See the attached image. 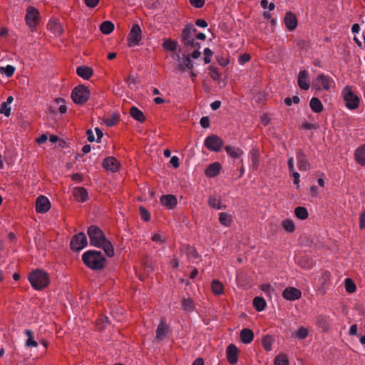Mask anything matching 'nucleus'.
Masks as SVG:
<instances>
[{
	"mask_svg": "<svg viewBox=\"0 0 365 365\" xmlns=\"http://www.w3.org/2000/svg\"><path fill=\"white\" fill-rule=\"evenodd\" d=\"M83 263L93 270L103 269L106 264V258L100 251L88 250L82 255Z\"/></svg>",
	"mask_w": 365,
	"mask_h": 365,
	"instance_id": "obj_1",
	"label": "nucleus"
},
{
	"mask_svg": "<svg viewBox=\"0 0 365 365\" xmlns=\"http://www.w3.org/2000/svg\"><path fill=\"white\" fill-rule=\"evenodd\" d=\"M31 287L36 290H41L48 286L49 277L48 274L42 269L32 271L28 277Z\"/></svg>",
	"mask_w": 365,
	"mask_h": 365,
	"instance_id": "obj_2",
	"label": "nucleus"
},
{
	"mask_svg": "<svg viewBox=\"0 0 365 365\" xmlns=\"http://www.w3.org/2000/svg\"><path fill=\"white\" fill-rule=\"evenodd\" d=\"M341 96L347 109L355 110L359 107L360 98L352 91L351 87L345 86L341 91Z\"/></svg>",
	"mask_w": 365,
	"mask_h": 365,
	"instance_id": "obj_3",
	"label": "nucleus"
},
{
	"mask_svg": "<svg viewBox=\"0 0 365 365\" xmlns=\"http://www.w3.org/2000/svg\"><path fill=\"white\" fill-rule=\"evenodd\" d=\"M197 29L192 24L187 25L182 32V42L185 46L200 48V44L196 41Z\"/></svg>",
	"mask_w": 365,
	"mask_h": 365,
	"instance_id": "obj_4",
	"label": "nucleus"
},
{
	"mask_svg": "<svg viewBox=\"0 0 365 365\" xmlns=\"http://www.w3.org/2000/svg\"><path fill=\"white\" fill-rule=\"evenodd\" d=\"M90 96L89 90L83 85H79L73 88L71 93V98L76 104L86 103Z\"/></svg>",
	"mask_w": 365,
	"mask_h": 365,
	"instance_id": "obj_5",
	"label": "nucleus"
},
{
	"mask_svg": "<svg viewBox=\"0 0 365 365\" xmlns=\"http://www.w3.org/2000/svg\"><path fill=\"white\" fill-rule=\"evenodd\" d=\"M88 235L92 246L99 247L103 243L106 237L101 230L96 225H91L88 229Z\"/></svg>",
	"mask_w": 365,
	"mask_h": 365,
	"instance_id": "obj_6",
	"label": "nucleus"
},
{
	"mask_svg": "<svg viewBox=\"0 0 365 365\" xmlns=\"http://www.w3.org/2000/svg\"><path fill=\"white\" fill-rule=\"evenodd\" d=\"M25 21L29 29L34 30L39 21V12L38 9L32 6H29L26 9Z\"/></svg>",
	"mask_w": 365,
	"mask_h": 365,
	"instance_id": "obj_7",
	"label": "nucleus"
},
{
	"mask_svg": "<svg viewBox=\"0 0 365 365\" xmlns=\"http://www.w3.org/2000/svg\"><path fill=\"white\" fill-rule=\"evenodd\" d=\"M142 39V30L137 24L133 25L128 36V43L130 47L138 46Z\"/></svg>",
	"mask_w": 365,
	"mask_h": 365,
	"instance_id": "obj_8",
	"label": "nucleus"
},
{
	"mask_svg": "<svg viewBox=\"0 0 365 365\" xmlns=\"http://www.w3.org/2000/svg\"><path fill=\"white\" fill-rule=\"evenodd\" d=\"M205 145L208 150L211 151L218 152L222 148L223 141L217 135H212L210 136H207L205 138Z\"/></svg>",
	"mask_w": 365,
	"mask_h": 365,
	"instance_id": "obj_9",
	"label": "nucleus"
},
{
	"mask_svg": "<svg viewBox=\"0 0 365 365\" xmlns=\"http://www.w3.org/2000/svg\"><path fill=\"white\" fill-rule=\"evenodd\" d=\"M88 244L86 236L80 232L74 235L71 241V248L73 251L78 252L83 249Z\"/></svg>",
	"mask_w": 365,
	"mask_h": 365,
	"instance_id": "obj_10",
	"label": "nucleus"
},
{
	"mask_svg": "<svg viewBox=\"0 0 365 365\" xmlns=\"http://www.w3.org/2000/svg\"><path fill=\"white\" fill-rule=\"evenodd\" d=\"M334 83V81L329 76L324 73H320L317 76L315 83V88L317 90H326L330 89L331 84Z\"/></svg>",
	"mask_w": 365,
	"mask_h": 365,
	"instance_id": "obj_11",
	"label": "nucleus"
},
{
	"mask_svg": "<svg viewBox=\"0 0 365 365\" xmlns=\"http://www.w3.org/2000/svg\"><path fill=\"white\" fill-rule=\"evenodd\" d=\"M282 297L287 300L295 301L301 298L302 292L297 288L288 287L283 290Z\"/></svg>",
	"mask_w": 365,
	"mask_h": 365,
	"instance_id": "obj_12",
	"label": "nucleus"
},
{
	"mask_svg": "<svg viewBox=\"0 0 365 365\" xmlns=\"http://www.w3.org/2000/svg\"><path fill=\"white\" fill-rule=\"evenodd\" d=\"M51 207V203L48 199L43 195L37 197L36 202V211L38 213L46 212Z\"/></svg>",
	"mask_w": 365,
	"mask_h": 365,
	"instance_id": "obj_13",
	"label": "nucleus"
},
{
	"mask_svg": "<svg viewBox=\"0 0 365 365\" xmlns=\"http://www.w3.org/2000/svg\"><path fill=\"white\" fill-rule=\"evenodd\" d=\"M239 349L234 344H230L226 349V356L230 364H235L238 360Z\"/></svg>",
	"mask_w": 365,
	"mask_h": 365,
	"instance_id": "obj_14",
	"label": "nucleus"
},
{
	"mask_svg": "<svg viewBox=\"0 0 365 365\" xmlns=\"http://www.w3.org/2000/svg\"><path fill=\"white\" fill-rule=\"evenodd\" d=\"M103 168L112 173H115L119 170L120 163L118 160L113 157H108L103 162Z\"/></svg>",
	"mask_w": 365,
	"mask_h": 365,
	"instance_id": "obj_15",
	"label": "nucleus"
},
{
	"mask_svg": "<svg viewBox=\"0 0 365 365\" xmlns=\"http://www.w3.org/2000/svg\"><path fill=\"white\" fill-rule=\"evenodd\" d=\"M73 195L76 201L84 202L88 199V194L84 187H77L73 188Z\"/></svg>",
	"mask_w": 365,
	"mask_h": 365,
	"instance_id": "obj_16",
	"label": "nucleus"
},
{
	"mask_svg": "<svg viewBox=\"0 0 365 365\" xmlns=\"http://www.w3.org/2000/svg\"><path fill=\"white\" fill-rule=\"evenodd\" d=\"M297 83L302 90H308L309 88V83L308 81V72L305 70L300 71L298 74Z\"/></svg>",
	"mask_w": 365,
	"mask_h": 365,
	"instance_id": "obj_17",
	"label": "nucleus"
},
{
	"mask_svg": "<svg viewBox=\"0 0 365 365\" xmlns=\"http://www.w3.org/2000/svg\"><path fill=\"white\" fill-rule=\"evenodd\" d=\"M284 24L289 31H293L297 26L296 16L292 12H287L284 17Z\"/></svg>",
	"mask_w": 365,
	"mask_h": 365,
	"instance_id": "obj_18",
	"label": "nucleus"
},
{
	"mask_svg": "<svg viewBox=\"0 0 365 365\" xmlns=\"http://www.w3.org/2000/svg\"><path fill=\"white\" fill-rule=\"evenodd\" d=\"M222 166L220 163L215 162L210 164L205 170V175L208 178H215L220 172Z\"/></svg>",
	"mask_w": 365,
	"mask_h": 365,
	"instance_id": "obj_19",
	"label": "nucleus"
},
{
	"mask_svg": "<svg viewBox=\"0 0 365 365\" xmlns=\"http://www.w3.org/2000/svg\"><path fill=\"white\" fill-rule=\"evenodd\" d=\"M193 67L194 63L191 61L190 56L183 55L178 64V69L184 72L186 69L191 70Z\"/></svg>",
	"mask_w": 365,
	"mask_h": 365,
	"instance_id": "obj_20",
	"label": "nucleus"
},
{
	"mask_svg": "<svg viewBox=\"0 0 365 365\" xmlns=\"http://www.w3.org/2000/svg\"><path fill=\"white\" fill-rule=\"evenodd\" d=\"M297 166L299 170L307 171L310 168V164L306 159L305 155L302 152H298L297 154Z\"/></svg>",
	"mask_w": 365,
	"mask_h": 365,
	"instance_id": "obj_21",
	"label": "nucleus"
},
{
	"mask_svg": "<svg viewBox=\"0 0 365 365\" xmlns=\"http://www.w3.org/2000/svg\"><path fill=\"white\" fill-rule=\"evenodd\" d=\"M161 203L168 209H173L177 205V198L173 195H167L162 196L160 198Z\"/></svg>",
	"mask_w": 365,
	"mask_h": 365,
	"instance_id": "obj_22",
	"label": "nucleus"
},
{
	"mask_svg": "<svg viewBox=\"0 0 365 365\" xmlns=\"http://www.w3.org/2000/svg\"><path fill=\"white\" fill-rule=\"evenodd\" d=\"M355 160L361 166L365 165V144L357 148L354 153Z\"/></svg>",
	"mask_w": 365,
	"mask_h": 365,
	"instance_id": "obj_23",
	"label": "nucleus"
},
{
	"mask_svg": "<svg viewBox=\"0 0 365 365\" xmlns=\"http://www.w3.org/2000/svg\"><path fill=\"white\" fill-rule=\"evenodd\" d=\"M208 205L211 207L218 210L225 209L226 207V205L222 204L220 197L216 195H212L209 197Z\"/></svg>",
	"mask_w": 365,
	"mask_h": 365,
	"instance_id": "obj_24",
	"label": "nucleus"
},
{
	"mask_svg": "<svg viewBox=\"0 0 365 365\" xmlns=\"http://www.w3.org/2000/svg\"><path fill=\"white\" fill-rule=\"evenodd\" d=\"M76 73L83 79L88 80L93 74V69L88 66H79L76 69Z\"/></svg>",
	"mask_w": 365,
	"mask_h": 365,
	"instance_id": "obj_25",
	"label": "nucleus"
},
{
	"mask_svg": "<svg viewBox=\"0 0 365 365\" xmlns=\"http://www.w3.org/2000/svg\"><path fill=\"white\" fill-rule=\"evenodd\" d=\"M309 106L312 110L316 113H322L324 109V106L321 101L316 97H313L312 98H311L309 101Z\"/></svg>",
	"mask_w": 365,
	"mask_h": 365,
	"instance_id": "obj_26",
	"label": "nucleus"
},
{
	"mask_svg": "<svg viewBox=\"0 0 365 365\" xmlns=\"http://www.w3.org/2000/svg\"><path fill=\"white\" fill-rule=\"evenodd\" d=\"M240 338L244 344H250L254 338L253 331L250 329H243L240 331Z\"/></svg>",
	"mask_w": 365,
	"mask_h": 365,
	"instance_id": "obj_27",
	"label": "nucleus"
},
{
	"mask_svg": "<svg viewBox=\"0 0 365 365\" xmlns=\"http://www.w3.org/2000/svg\"><path fill=\"white\" fill-rule=\"evenodd\" d=\"M130 115L133 118H134L135 120L140 123L144 122L145 119L143 113L135 106H133L130 108Z\"/></svg>",
	"mask_w": 365,
	"mask_h": 365,
	"instance_id": "obj_28",
	"label": "nucleus"
},
{
	"mask_svg": "<svg viewBox=\"0 0 365 365\" xmlns=\"http://www.w3.org/2000/svg\"><path fill=\"white\" fill-rule=\"evenodd\" d=\"M168 332V326L165 322H161L156 329V338L159 340L163 339Z\"/></svg>",
	"mask_w": 365,
	"mask_h": 365,
	"instance_id": "obj_29",
	"label": "nucleus"
},
{
	"mask_svg": "<svg viewBox=\"0 0 365 365\" xmlns=\"http://www.w3.org/2000/svg\"><path fill=\"white\" fill-rule=\"evenodd\" d=\"M252 167L254 170H257L259 165V152L257 149H252L250 153Z\"/></svg>",
	"mask_w": 365,
	"mask_h": 365,
	"instance_id": "obj_30",
	"label": "nucleus"
},
{
	"mask_svg": "<svg viewBox=\"0 0 365 365\" xmlns=\"http://www.w3.org/2000/svg\"><path fill=\"white\" fill-rule=\"evenodd\" d=\"M211 288L215 295H220L224 292V286L218 279H213L212 281Z\"/></svg>",
	"mask_w": 365,
	"mask_h": 365,
	"instance_id": "obj_31",
	"label": "nucleus"
},
{
	"mask_svg": "<svg viewBox=\"0 0 365 365\" xmlns=\"http://www.w3.org/2000/svg\"><path fill=\"white\" fill-rule=\"evenodd\" d=\"M225 151L228 155L234 158H238L243 154V151L241 149L232 145L226 146Z\"/></svg>",
	"mask_w": 365,
	"mask_h": 365,
	"instance_id": "obj_32",
	"label": "nucleus"
},
{
	"mask_svg": "<svg viewBox=\"0 0 365 365\" xmlns=\"http://www.w3.org/2000/svg\"><path fill=\"white\" fill-rule=\"evenodd\" d=\"M178 46V43L176 41H173L170 38H168L165 40V41L163 43V48L168 51H175L177 50Z\"/></svg>",
	"mask_w": 365,
	"mask_h": 365,
	"instance_id": "obj_33",
	"label": "nucleus"
},
{
	"mask_svg": "<svg viewBox=\"0 0 365 365\" xmlns=\"http://www.w3.org/2000/svg\"><path fill=\"white\" fill-rule=\"evenodd\" d=\"M100 30L103 34L108 35L114 30V24L110 21H103L100 26Z\"/></svg>",
	"mask_w": 365,
	"mask_h": 365,
	"instance_id": "obj_34",
	"label": "nucleus"
},
{
	"mask_svg": "<svg viewBox=\"0 0 365 365\" xmlns=\"http://www.w3.org/2000/svg\"><path fill=\"white\" fill-rule=\"evenodd\" d=\"M98 247L103 248L106 255L110 257H113L114 255V250L113 247L111 244V242L106 239L104 240L103 243H102L101 245H100Z\"/></svg>",
	"mask_w": 365,
	"mask_h": 365,
	"instance_id": "obj_35",
	"label": "nucleus"
},
{
	"mask_svg": "<svg viewBox=\"0 0 365 365\" xmlns=\"http://www.w3.org/2000/svg\"><path fill=\"white\" fill-rule=\"evenodd\" d=\"M317 325L326 331L329 327L328 317L326 315H319L316 319Z\"/></svg>",
	"mask_w": 365,
	"mask_h": 365,
	"instance_id": "obj_36",
	"label": "nucleus"
},
{
	"mask_svg": "<svg viewBox=\"0 0 365 365\" xmlns=\"http://www.w3.org/2000/svg\"><path fill=\"white\" fill-rule=\"evenodd\" d=\"M253 306L258 312H262L265 309L266 302L262 297H255L253 299Z\"/></svg>",
	"mask_w": 365,
	"mask_h": 365,
	"instance_id": "obj_37",
	"label": "nucleus"
},
{
	"mask_svg": "<svg viewBox=\"0 0 365 365\" xmlns=\"http://www.w3.org/2000/svg\"><path fill=\"white\" fill-rule=\"evenodd\" d=\"M182 307L185 311L191 312L195 309V303L190 298H184L182 300Z\"/></svg>",
	"mask_w": 365,
	"mask_h": 365,
	"instance_id": "obj_38",
	"label": "nucleus"
},
{
	"mask_svg": "<svg viewBox=\"0 0 365 365\" xmlns=\"http://www.w3.org/2000/svg\"><path fill=\"white\" fill-rule=\"evenodd\" d=\"M219 221L222 225L229 227L232 223V216L227 212H221L219 216Z\"/></svg>",
	"mask_w": 365,
	"mask_h": 365,
	"instance_id": "obj_39",
	"label": "nucleus"
},
{
	"mask_svg": "<svg viewBox=\"0 0 365 365\" xmlns=\"http://www.w3.org/2000/svg\"><path fill=\"white\" fill-rule=\"evenodd\" d=\"M25 334L28 336V339L25 342V346L27 347H37L38 343L33 339V331L30 329H26L25 331Z\"/></svg>",
	"mask_w": 365,
	"mask_h": 365,
	"instance_id": "obj_40",
	"label": "nucleus"
},
{
	"mask_svg": "<svg viewBox=\"0 0 365 365\" xmlns=\"http://www.w3.org/2000/svg\"><path fill=\"white\" fill-rule=\"evenodd\" d=\"M294 214L300 220H305L308 217V211L304 207H297L294 210Z\"/></svg>",
	"mask_w": 365,
	"mask_h": 365,
	"instance_id": "obj_41",
	"label": "nucleus"
},
{
	"mask_svg": "<svg viewBox=\"0 0 365 365\" xmlns=\"http://www.w3.org/2000/svg\"><path fill=\"white\" fill-rule=\"evenodd\" d=\"M15 72V67L11 65H7L6 66L0 67V74L4 75L6 77H11Z\"/></svg>",
	"mask_w": 365,
	"mask_h": 365,
	"instance_id": "obj_42",
	"label": "nucleus"
},
{
	"mask_svg": "<svg viewBox=\"0 0 365 365\" xmlns=\"http://www.w3.org/2000/svg\"><path fill=\"white\" fill-rule=\"evenodd\" d=\"M262 346L267 351H270L272 348L273 339L271 336L267 335L262 338Z\"/></svg>",
	"mask_w": 365,
	"mask_h": 365,
	"instance_id": "obj_43",
	"label": "nucleus"
},
{
	"mask_svg": "<svg viewBox=\"0 0 365 365\" xmlns=\"http://www.w3.org/2000/svg\"><path fill=\"white\" fill-rule=\"evenodd\" d=\"M260 289L265 294V295L269 298L274 293V289L269 283H264L260 285Z\"/></svg>",
	"mask_w": 365,
	"mask_h": 365,
	"instance_id": "obj_44",
	"label": "nucleus"
},
{
	"mask_svg": "<svg viewBox=\"0 0 365 365\" xmlns=\"http://www.w3.org/2000/svg\"><path fill=\"white\" fill-rule=\"evenodd\" d=\"M282 227L287 232H293L295 230V226L292 220L287 219L282 221Z\"/></svg>",
	"mask_w": 365,
	"mask_h": 365,
	"instance_id": "obj_45",
	"label": "nucleus"
},
{
	"mask_svg": "<svg viewBox=\"0 0 365 365\" xmlns=\"http://www.w3.org/2000/svg\"><path fill=\"white\" fill-rule=\"evenodd\" d=\"M50 26H51V31L55 34H61L63 32V29H62L61 26L56 20L50 21Z\"/></svg>",
	"mask_w": 365,
	"mask_h": 365,
	"instance_id": "obj_46",
	"label": "nucleus"
},
{
	"mask_svg": "<svg viewBox=\"0 0 365 365\" xmlns=\"http://www.w3.org/2000/svg\"><path fill=\"white\" fill-rule=\"evenodd\" d=\"M274 365H289L287 356L284 354L278 355L274 360Z\"/></svg>",
	"mask_w": 365,
	"mask_h": 365,
	"instance_id": "obj_47",
	"label": "nucleus"
},
{
	"mask_svg": "<svg viewBox=\"0 0 365 365\" xmlns=\"http://www.w3.org/2000/svg\"><path fill=\"white\" fill-rule=\"evenodd\" d=\"M345 289L348 293H354L356 291V285L349 278L345 279Z\"/></svg>",
	"mask_w": 365,
	"mask_h": 365,
	"instance_id": "obj_48",
	"label": "nucleus"
},
{
	"mask_svg": "<svg viewBox=\"0 0 365 365\" xmlns=\"http://www.w3.org/2000/svg\"><path fill=\"white\" fill-rule=\"evenodd\" d=\"M308 334H309V331H308V329L304 327H300L296 334H295V336L296 337H297L299 339H305L307 336H308Z\"/></svg>",
	"mask_w": 365,
	"mask_h": 365,
	"instance_id": "obj_49",
	"label": "nucleus"
},
{
	"mask_svg": "<svg viewBox=\"0 0 365 365\" xmlns=\"http://www.w3.org/2000/svg\"><path fill=\"white\" fill-rule=\"evenodd\" d=\"M0 113L9 117L11 115V107L10 106L4 103V102L1 104Z\"/></svg>",
	"mask_w": 365,
	"mask_h": 365,
	"instance_id": "obj_50",
	"label": "nucleus"
},
{
	"mask_svg": "<svg viewBox=\"0 0 365 365\" xmlns=\"http://www.w3.org/2000/svg\"><path fill=\"white\" fill-rule=\"evenodd\" d=\"M260 6L263 9H268L269 11H273L275 9L274 3H269L267 0H262L260 1Z\"/></svg>",
	"mask_w": 365,
	"mask_h": 365,
	"instance_id": "obj_51",
	"label": "nucleus"
},
{
	"mask_svg": "<svg viewBox=\"0 0 365 365\" xmlns=\"http://www.w3.org/2000/svg\"><path fill=\"white\" fill-rule=\"evenodd\" d=\"M209 71L210 73V76L215 79L218 80L220 78V73L217 71V68L214 67L213 66H209Z\"/></svg>",
	"mask_w": 365,
	"mask_h": 365,
	"instance_id": "obj_52",
	"label": "nucleus"
},
{
	"mask_svg": "<svg viewBox=\"0 0 365 365\" xmlns=\"http://www.w3.org/2000/svg\"><path fill=\"white\" fill-rule=\"evenodd\" d=\"M203 53L205 55V57H204L205 63L206 64L210 63L211 61V57L213 54L212 50L210 49L209 48H205L203 51Z\"/></svg>",
	"mask_w": 365,
	"mask_h": 365,
	"instance_id": "obj_53",
	"label": "nucleus"
},
{
	"mask_svg": "<svg viewBox=\"0 0 365 365\" xmlns=\"http://www.w3.org/2000/svg\"><path fill=\"white\" fill-rule=\"evenodd\" d=\"M299 103V98L297 96H294L292 98H286L284 99V103L287 106H292V103L297 104Z\"/></svg>",
	"mask_w": 365,
	"mask_h": 365,
	"instance_id": "obj_54",
	"label": "nucleus"
},
{
	"mask_svg": "<svg viewBox=\"0 0 365 365\" xmlns=\"http://www.w3.org/2000/svg\"><path fill=\"white\" fill-rule=\"evenodd\" d=\"M151 240L153 242L159 245L164 242V238L160 233H154L151 237Z\"/></svg>",
	"mask_w": 365,
	"mask_h": 365,
	"instance_id": "obj_55",
	"label": "nucleus"
},
{
	"mask_svg": "<svg viewBox=\"0 0 365 365\" xmlns=\"http://www.w3.org/2000/svg\"><path fill=\"white\" fill-rule=\"evenodd\" d=\"M293 177V182L297 189L299 188V178L300 175L297 171L294 170L293 172H290Z\"/></svg>",
	"mask_w": 365,
	"mask_h": 365,
	"instance_id": "obj_56",
	"label": "nucleus"
},
{
	"mask_svg": "<svg viewBox=\"0 0 365 365\" xmlns=\"http://www.w3.org/2000/svg\"><path fill=\"white\" fill-rule=\"evenodd\" d=\"M140 214L141 218L145 222L148 221L150 218V213L144 207H140Z\"/></svg>",
	"mask_w": 365,
	"mask_h": 365,
	"instance_id": "obj_57",
	"label": "nucleus"
},
{
	"mask_svg": "<svg viewBox=\"0 0 365 365\" xmlns=\"http://www.w3.org/2000/svg\"><path fill=\"white\" fill-rule=\"evenodd\" d=\"M205 0H190V4L195 8H202L205 4Z\"/></svg>",
	"mask_w": 365,
	"mask_h": 365,
	"instance_id": "obj_58",
	"label": "nucleus"
},
{
	"mask_svg": "<svg viewBox=\"0 0 365 365\" xmlns=\"http://www.w3.org/2000/svg\"><path fill=\"white\" fill-rule=\"evenodd\" d=\"M250 59V56L247 53H244L239 57L238 62L240 64L243 65L248 62Z\"/></svg>",
	"mask_w": 365,
	"mask_h": 365,
	"instance_id": "obj_59",
	"label": "nucleus"
},
{
	"mask_svg": "<svg viewBox=\"0 0 365 365\" xmlns=\"http://www.w3.org/2000/svg\"><path fill=\"white\" fill-rule=\"evenodd\" d=\"M100 0H84V3L87 7L95 8L99 3Z\"/></svg>",
	"mask_w": 365,
	"mask_h": 365,
	"instance_id": "obj_60",
	"label": "nucleus"
},
{
	"mask_svg": "<svg viewBox=\"0 0 365 365\" xmlns=\"http://www.w3.org/2000/svg\"><path fill=\"white\" fill-rule=\"evenodd\" d=\"M359 228L361 230L365 229V210L361 212L359 215Z\"/></svg>",
	"mask_w": 365,
	"mask_h": 365,
	"instance_id": "obj_61",
	"label": "nucleus"
},
{
	"mask_svg": "<svg viewBox=\"0 0 365 365\" xmlns=\"http://www.w3.org/2000/svg\"><path fill=\"white\" fill-rule=\"evenodd\" d=\"M170 163L175 168H178L180 166L179 158L175 155L170 158Z\"/></svg>",
	"mask_w": 365,
	"mask_h": 365,
	"instance_id": "obj_62",
	"label": "nucleus"
},
{
	"mask_svg": "<svg viewBox=\"0 0 365 365\" xmlns=\"http://www.w3.org/2000/svg\"><path fill=\"white\" fill-rule=\"evenodd\" d=\"M195 48V51L188 55L190 56V58H192L194 59H197L201 56V52L199 51L200 48H198V46H197L196 48Z\"/></svg>",
	"mask_w": 365,
	"mask_h": 365,
	"instance_id": "obj_63",
	"label": "nucleus"
},
{
	"mask_svg": "<svg viewBox=\"0 0 365 365\" xmlns=\"http://www.w3.org/2000/svg\"><path fill=\"white\" fill-rule=\"evenodd\" d=\"M200 123L202 128H207L210 125V120L207 117H202L200 119Z\"/></svg>",
	"mask_w": 365,
	"mask_h": 365,
	"instance_id": "obj_64",
	"label": "nucleus"
}]
</instances>
